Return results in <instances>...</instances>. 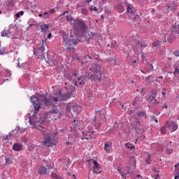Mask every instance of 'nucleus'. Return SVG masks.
Segmentation results:
<instances>
[{"label": "nucleus", "instance_id": "obj_28", "mask_svg": "<svg viewBox=\"0 0 179 179\" xmlns=\"http://www.w3.org/2000/svg\"><path fill=\"white\" fill-rule=\"evenodd\" d=\"M138 118H142L143 117H146V112L145 110H141L137 113Z\"/></svg>", "mask_w": 179, "mask_h": 179}, {"label": "nucleus", "instance_id": "obj_24", "mask_svg": "<svg viewBox=\"0 0 179 179\" xmlns=\"http://www.w3.org/2000/svg\"><path fill=\"white\" fill-rule=\"evenodd\" d=\"M146 159H145V163H147V164H152V157L150 156V154L147 153L146 154Z\"/></svg>", "mask_w": 179, "mask_h": 179}, {"label": "nucleus", "instance_id": "obj_5", "mask_svg": "<svg viewBox=\"0 0 179 179\" xmlns=\"http://www.w3.org/2000/svg\"><path fill=\"white\" fill-rule=\"evenodd\" d=\"M101 66H100L99 64H92L88 69V76H90V79L101 82ZM97 73H99V75H97Z\"/></svg>", "mask_w": 179, "mask_h": 179}, {"label": "nucleus", "instance_id": "obj_59", "mask_svg": "<svg viewBox=\"0 0 179 179\" xmlns=\"http://www.w3.org/2000/svg\"><path fill=\"white\" fill-rule=\"evenodd\" d=\"M52 34L51 33L48 34V38H50V37H52Z\"/></svg>", "mask_w": 179, "mask_h": 179}, {"label": "nucleus", "instance_id": "obj_1", "mask_svg": "<svg viewBox=\"0 0 179 179\" xmlns=\"http://www.w3.org/2000/svg\"><path fill=\"white\" fill-rule=\"evenodd\" d=\"M72 96H73V91L64 93V91L60 90L58 97H53L50 99L52 102L51 104H52L54 108L49 111L50 114H59V115H61V110L57 108V103H58V101H66V100L71 99Z\"/></svg>", "mask_w": 179, "mask_h": 179}, {"label": "nucleus", "instance_id": "obj_18", "mask_svg": "<svg viewBox=\"0 0 179 179\" xmlns=\"http://www.w3.org/2000/svg\"><path fill=\"white\" fill-rule=\"evenodd\" d=\"M13 149L15 152H20L21 150H23V145L15 143L13 145Z\"/></svg>", "mask_w": 179, "mask_h": 179}, {"label": "nucleus", "instance_id": "obj_53", "mask_svg": "<svg viewBox=\"0 0 179 179\" xmlns=\"http://www.w3.org/2000/svg\"><path fill=\"white\" fill-rule=\"evenodd\" d=\"M45 166L48 169H52V166H51V164H45Z\"/></svg>", "mask_w": 179, "mask_h": 179}, {"label": "nucleus", "instance_id": "obj_30", "mask_svg": "<svg viewBox=\"0 0 179 179\" xmlns=\"http://www.w3.org/2000/svg\"><path fill=\"white\" fill-rule=\"evenodd\" d=\"M169 129H167V126H166V124L161 128V134H163L164 135H166L167 134V131Z\"/></svg>", "mask_w": 179, "mask_h": 179}, {"label": "nucleus", "instance_id": "obj_29", "mask_svg": "<svg viewBox=\"0 0 179 179\" xmlns=\"http://www.w3.org/2000/svg\"><path fill=\"white\" fill-rule=\"evenodd\" d=\"M155 99H156V95H150L148 98V101L149 103H154Z\"/></svg>", "mask_w": 179, "mask_h": 179}, {"label": "nucleus", "instance_id": "obj_49", "mask_svg": "<svg viewBox=\"0 0 179 179\" xmlns=\"http://www.w3.org/2000/svg\"><path fill=\"white\" fill-rule=\"evenodd\" d=\"M154 104H155V106H157V104H160V102L158 101L157 99H156V98L154 99Z\"/></svg>", "mask_w": 179, "mask_h": 179}, {"label": "nucleus", "instance_id": "obj_42", "mask_svg": "<svg viewBox=\"0 0 179 179\" xmlns=\"http://www.w3.org/2000/svg\"><path fill=\"white\" fill-rule=\"evenodd\" d=\"M21 141H22V142L23 143H27V137H26V136H22Z\"/></svg>", "mask_w": 179, "mask_h": 179}, {"label": "nucleus", "instance_id": "obj_8", "mask_svg": "<svg viewBox=\"0 0 179 179\" xmlns=\"http://www.w3.org/2000/svg\"><path fill=\"white\" fill-rule=\"evenodd\" d=\"M78 43H79V39L77 38H73V36H71L69 41H66L64 44L66 50H68L69 51H73V50H75V46Z\"/></svg>", "mask_w": 179, "mask_h": 179}, {"label": "nucleus", "instance_id": "obj_54", "mask_svg": "<svg viewBox=\"0 0 179 179\" xmlns=\"http://www.w3.org/2000/svg\"><path fill=\"white\" fill-rule=\"evenodd\" d=\"M50 13H55V8H52L50 10Z\"/></svg>", "mask_w": 179, "mask_h": 179}, {"label": "nucleus", "instance_id": "obj_37", "mask_svg": "<svg viewBox=\"0 0 179 179\" xmlns=\"http://www.w3.org/2000/svg\"><path fill=\"white\" fill-rule=\"evenodd\" d=\"M12 138V134L10 133L8 135L3 137L4 141H9Z\"/></svg>", "mask_w": 179, "mask_h": 179}, {"label": "nucleus", "instance_id": "obj_63", "mask_svg": "<svg viewBox=\"0 0 179 179\" xmlns=\"http://www.w3.org/2000/svg\"><path fill=\"white\" fill-rule=\"evenodd\" d=\"M15 16H16V17H20V14L17 13V14L15 15Z\"/></svg>", "mask_w": 179, "mask_h": 179}, {"label": "nucleus", "instance_id": "obj_19", "mask_svg": "<svg viewBox=\"0 0 179 179\" xmlns=\"http://www.w3.org/2000/svg\"><path fill=\"white\" fill-rule=\"evenodd\" d=\"M116 9L120 13H122L125 9L124 8V6L121 3H117L116 6Z\"/></svg>", "mask_w": 179, "mask_h": 179}, {"label": "nucleus", "instance_id": "obj_55", "mask_svg": "<svg viewBox=\"0 0 179 179\" xmlns=\"http://www.w3.org/2000/svg\"><path fill=\"white\" fill-rule=\"evenodd\" d=\"M152 121H155V122H158L159 121L157 120V119H156V117H152Z\"/></svg>", "mask_w": 179, "mask_h": 179}, {"label": "nucleus", "instance_id": "obj_23", "mask_svg": "<svg viewBox=\"0 0 179 179\" xmlns=\"http://www.w3.org/2000/svg\"><path fill=\"white\" fill-rule=\"evenodd\" d=\"M88 162H90V163H92L95 169H99L100 165L99 164V162H97V161H96L95 159H90V160H88Z\"/></svg>", "mask_w": 179, "mask_h": 179}, {"label": "nucleus", "instance_id": "obj_31", "mask_svg": "<svg viewBox=\"0 0 179 179\" xmlns=\"http://www.w3.org/2000/svg\"><path fill=\"white\" fill-rule=\"evenodd\" d=\"M1 36L3 37H10V31L4 30Z\"/></svg>", "mask_w": 179, "mask_h": 179}, {"label": "nucleus", "instance_id": "obj_33", "mask_svg": "<svg viewBox=\"0 0 179 179\" xmlns=\"http://www.w3.org/2000/svg\"><path fill=\"white\" fill-rule=\"evenodd\" d=\"M155 174V177H160V176L159 175V173H160L159 170H157V168L155 167L152 169Z\"/></svg>", "mask_w": 179, "mask_h": 179}, {"label": "nucleus", "instance_id": "obj_17", "mask_svg": "<svg viewBox=\"0 0 179 179\" xmlns=\"http://www.w3.org/2000/svg\"><path fill=\"white\" fill-rule=\"evenodd\" d=\"M155 81V77L153 76H148L145 78V82L147 83V86H150L152 83Z\"/></svg>", "mask_w": 179, "mask_h": 179}, {"label": "nucleus", "instance_id": "obj_60", "mask_svg": "<svg viewBox=\"0 0 179 179\" xmlns=\"http://www.w3.org/2000/svg\"><path fill=\"white\" fill-rule=\"evenodd\" d=\"M64 15H66V13H69V10H66V11H64L63 12Z\"/></svg>", "mask_w": 179, "mask_h": 179}, {"label": "nucleus", "instance_id": "obj_56", "mask_svg": "<svg viewBox=\"0 0 179 179\" xmlns=\"http://www.w3.org/2000/svg\"><path fill=\"white\" fill-rule=\"evenodd\" d=\"M141 58H142L143 61H146V59H145V54H142Z\"/></svg>", "mask_w": 179, "mask_h": 179}, {"label": "nucleus", "instance_id": "obj_4", "mask_svg": "<svg viewBox=\"0 0 179 179\" xmlns=\"http://www.w3.org/2000/svg\"><path fill=\"white\" fill-rule=\"evenodd\" d=\"M31 101L35 108V111L34 113V115L37 114L38 111H40L41 106H48V104H50V101H48V99H47V96L44 95H41L39 98H37L35 96H32L31 97Z\"/></svg>", "mask_w": 179, "mask_h": 179}, {"label": "nucleus", "instance_id": "obj_9", "mask_svg": "<svg viewBox=\"0 0 179 179\" xmlns=\"http://www.w3.org/2000/svg\"><path fill=\"white\" fill-rule=\"evenodd\" d=\"M44 58L49 65L50 64H53V65L58 64V55L52 52H48L46 57H45Z\"/></svg>", "mask_w": 179, "mask_h": 179}, {"label": "nucleus", "instance_id": "obj_7", "mask_svg": "<svg viewBox=\"0 0 179 179\" xmlns=\"http://www.w3.org/2000/svg\"><path fill=\"white\" fill-rule=\"evenodd\" d=\"M66 110L67 114H69V116L71 115L73 117H78V114H79L80 111H82V106L74 104L73 106L67 105L66 106Z\"/></svg>", "mask_w": 179, "mask_h": 179}, {"label": "nucleus", "instance_id": "obj_43", "mask_svg": "<svg viewBox=\"0 0 179 179\" xmlns=\"http://www.w3.org/2000/svg\"><path fill=\"white\" fill-rule=\"evenodd\" d=\"M5 51V48L0 46V55H3V52Z\"/></svg>", "mask_w": 179, "mask_h": 179}, {"label": "nucleus", "instance_id": "obj_26", "mask_svg": "<svg viewBox=\"0 0 179 179\" xmlns=\"http://www.w3.org/2000/svg\"><path fill=\"white\" fill-rule=\"evenodd\" d=\"M48 27H50V24H42L41 26V31H47V30H48Z\"/></svg>", "mask_w": 179, "mask_h": 179}, {"label": "nucleus", "instance_id": "obj_6", "mask_svg": "<svg viewBox=\"0 0 179 179\" xmlns=\"http://www.w3.org/2000/svg\"><path fill=\"white\" fill-rule=\"evenodd\" d=\"M66 78L68 80H70V82H74L75 86H80V87H83V85H86V83L85 82V77L79 73L71 72L66 76Z\"/></svg>", "mask_w": 179, "mask_h": 179}, {"label": "nucleus", "instance_id": "obj_32", "mask_svg": "<svg viewBox=\"0 0 179 179\" xmlns=\"http://www.w3.org/2000/svg\"><path fill=\"white\" fill-rule=\"evenodd\" d=\"M62 37H63V43H65L66 40H68V34H66L65 31H63L62 34Z\"/></svg>", "mask_w": 179, "mask_h": 179}, {"label": "nucleus", "instance_id": "obj_11", "mask_svg": "<svg viewBox=\"0 0 179 179\" xmlns=\"http://www.w3.org/2000/svg\"><path fill=\"white\" fill-rule=\"evenodd\" d=\"M131 45H132V48L134 50V51H136V52H138V51H139V50H142L141 49V42L138 40L136 39H132L131 41Z\"/></svg>", "mask_w": 179, "mask_h": 179}, {"label": "nucleus", "instance_id": "obj_22", "mask_svg": "<svg viewBox=\"0 0 179 179\" xmlns=\"http://www.w3.org/2000/svg\"><path fill=\"white\" fill-rule=\"evenodd\" d=\"M98 113L100 115V121H101V122H106V121L107 120L106 115H104V113H101V111H98Z\"/></svg>", "mask_w": 179, "mask_h": 179}, {"label": "nucleus", "instance_id": "obj_13", "mask_svg": "<svg viewBox=\"0 0 179 179\" xmlns=\"http://www.w3.org/2000/svg\"><path fill=\"white\" fill-rule=\"evenodd\" d=\"M171 34L173 38H177L179 37V24L173 25V27L171 29Z\"/></svg>", "mask_w": 179, "mask_h": 179}, {"label": "nucleus", "instance_id": "obj_15", "mask_svg": "<svg viewBox=\"0 0 179 179\" xmlns=\"http://www.w3.org/2000/svg\"><path fill=\"white\" fill-rule=\"evenodd\" d=\"M104 150L106 153H110L113 150V143L110 141H106L104 143Z\"/></svg>", "mask_w": 179, "mask_h": 179}, {"label": "nucleus", "instance_id": "obj_36", "mask_svg": "<svg viewBox=\"0 0 179 179\" xmlns=\"http://www.w3.org/2000/svg\"><path fill=\"white\" fill-rule=\"evenodd\" d=\"M161 41H157L152 43V47H157L159 45H160L161 44Z\"/></svg>", "mask_w": 179, "mask_h": 179}, {"label": "nucleus", "instance_id": "obj_3", "mask_svg": "<svg viewBox=\"0 0 179 179\" xmlns=\"http://www.w3.org/2000/svg\"><path fill=\"white\" fill-rule=\"evenodd\" d=\"M36 129L41 131L43 134L44 138V146H47V148H52L54 145H55L54 139H52V135L51 134V131H50V130L47 129L45 127H43V126H38L36 127Z\"/></svg>", "mask_w": 179, "mask_h": 179}, {"label": "nucleus", "instance_id": "obj_47", "mask_svg": "<svg viewBox=\"0 0 179 179\" xmlns=\"http://www.w3.org/2000/svg\"><path fill=\"white\" fill-rule=\"evenodd\" d=\"M5 4H3V6H1V9L0 10V15H2V10H5Z\"/></svg>", "mask_w": 179, "mask_h": 179}, {"label": "nucleus", "instance_id": "obj_61", "mask_svg": "<svg viewBox=\"0 0 179 179\" xmlns=\"http://www.w3.org/2000/svg\"><path fill=\"white\" fill-rule=\"evenodd\" d=\"M93 10H94L95 12H97V10H99V9H97V7H94Z\"/></svg>", "mask_w": 179, "mask_h": 179}, {"label": "nucleus", "instance_id": "obj_41", "mask_svg": "<svg viewBox=\"0 0 179 179\" xmlns=\"http://www.w3.org/2000/svg\"><path fill=\"white\" fill-rule=\"evenodd\" d=\"M148 47V43L144 42L143 43L141 42V49L143 50Z\"/></svg>", "mask_w": 179, "mask_h": 179}, {"label": "nucleus", "instance_id": "obj_35", "mask_svg": "<svg viewBox=\"0 0 179 179\" xmlns=\"http://www.w3.org/2000/svg\"><path fill=\"white\" fill-rule=\"evenodd\" d=\"M115 61L117 60L114 57H110L109 59V62H113V65H115V66H117V62H115Z\"/></svg>", "mask_w": 179, "mask_h": 179}, {"label": "nucleus", "instance_id": "obj_44", "mask_svg": "<svg viewBox=\"0 0 179 179\" xmlns=\"http://www.w3.org/2000/svg\"><path fill=\"white\" fill-rule=\"evenodd\" d=\"M100 127H101V122L95 124V127L96 128V129H100Z\"/></svg>", "mask_w": 179, "mask_h": 179}, {"label": "nucleus", "instance_id": "obj_2", "mask_svg": "<svg viewBox=\"0 0 179 179\" xmlns=\"http://www.w3.org/2000/svg\"><path fill=\"white\" fill-rule=\"evenodd\" d=\"M73 30L76 36H81V37H83L85 33L89 30V27L83 19L77 18L73 20Z\"/></svg>", "mask_w": 179, "mask_h": 179}, {"label": "nucleus", "instance_id": "obj_27", "mask_svg": "<svg viewBox=\"0 0 179 179\" xmlns=\"http://www.w3.org/2000/svg\"><path fill=\"white\" fill-rule=\"evenodd\" d=\"M81 14L83 15V16H87V15H89V10L87 8L83 7L81 9Z\"/></svg>", "mask_w": 179, "mask_h": 179}, {"label": "nucleus", "instance_id": "obj_58", "mask_svg": "<svg viewBox=\"0 0 179 179\" xmlns=\"http://www.w3.org/2000/svg\"><path fill=\"white\" fill-rule=\"evenodd\" d=\"M72 122H73L74 124H76V117H74V119L72 120Z\"/></svg>", "mask_w": 179, "mask_h": 179}, {"label": "nucleus", "instance_id": "obj_10", "mask_svg": "<svg viewBox=\"0 0 179 179\" xmlns=\"http://www.w3.org/2000/svg\"><path fill=\"white\" fill-rule=\"evenodd\" d=\"M165 125L169 132H174V131H177L178 129V126L174 122L167 121Z\"/></svg>", "mask_w": 179, "mask_h": 179}, {"label": "nucleus", "instance_id": "obj_21", "mask_svg": "<svg viewBox=\"0 0 179 179\" xmlns=\"http://www.w3.org/2000/svg\"><path fill=\"white\" fill-rule=\"evenodd\" d=\"M125 148H127V149H130V150H132V152H134V150H135V145H134V144L131 143H127L124 144Z\"/></svg>", "mask_w": 179, "mask_h": 179}, {"label": "nucleus", "instance_id": "obj_51", "mask_svg": "<svg viewBox=\"0 0 179 179\" xmlns=\"http://www.w3.org/2000/svg\"><path fill=\"white\" fill-rule=\"evenodd\" d=\"M162 94L163 96H166V88H163L162 89Z\"/></svg>", "mask_w": 179, "mask_h": 179}, {"label": "nucleus", "instance_id": "obj_64", "mask_svg": "<svg viewBox=\"0 0 179 179\" xmlns=\"http://www.w3.org/2000/svg\"><path fill=\"white\" fill-rule=\"evenodd\" d=\"M141 139H145V136H143V135H142V136H141Z\"/></svg>", "mask_w": 179, "mask_h": 179}, {"label": "nucleus", "instance_id": "obj_52", "mask_svg": "<svg viewBox=\"0 0 179 179\" xmlns=\"http://www.w3.org/2000/svg\"><path fill=\"white\" fill-rule=\"evenodd\" d=\"M119 125H122V124H119ZM113 127H114V128H115V129H117V128H118V124L115 123V124H113Z\"/></svg>", "mask_w": 179, "mask_h": 179}, {"label": "nucleus", "instance_id": "obj_25", "mask_svg": "<svg viewBox=\"0 0 179 179\" xmlns=\"http://www.w3.org/2000/svg\"><path fill=\"white\" fill-rule=\"evenodd\" d=\"M133 8H134V6H133L132 5L129 4V5L127 6V13H131V15H133V14H134Z\"/></svg>", "mask_w": 179, "mask_h": 179}, {"label": "nucleus", "instance_id": "obj_48", "mask_svg": "<svg viewBox=\"0 0 179 179\" xmlns=\"http://www.w3.org/2000/svg\"><path fill=\"white\" fill-rule=\"evenodd\" d=\"M43 15L45 17V19H48V17H50V15H48V12H45L43 13Z\"/></svg>", "mask_w": 179, "mask_h": 179}, {"label": "nucleus", "instance_id": "obj_57", "mask_svg": "<svg viewBox=\"0 0 179 179\" xmlns=\"http://www.w3.org/2000/svg\"><path fill=\"white\" fill-rule=\"evenodd\" d=\"M134 17H133V19H136V17H139V15H136L135 13H134Z\"/></svg>", "mask_w": 179, "mask_h": 179}, {"label": "nucleus", "instance_id": "obj_46", "mask_svg": "<svg viewBox=\"0 0 179 179\" xmlns=\"http://www.w3.org/2000/svg\"><path fill=\"white\" fill-rule=\"evenodd\" d=\"M173 55H175V57H179V50H175L173 52Z\"/></svg>", "mask_w": 179, "mask_h": 179}, {"label": "nucleus", "instance_id": "obj_12", "mask_svg": "<svg viewBox=\"0 0 179 179\" xmlns=\"http://www.w3.org/2000/svg\"><path fill=\"white\" fill-rule=\"evenodd\" d=\"M45 43L44 42L42 43L41 47L38 50L37 52H36V50H34V55H41V57H43L45 58Z\"/></svg>", "mask_w": 179, "mask_h": 179}, {"label": "nucleus", "instance_id": "obj_40", "mask_svg": "<svg viewBox=\"0 0 179 179\" xmlns=\"http://www.w3.org/2000/svg\"><path fill=\"white\" fill-rule=\"evenodd\" d=\"M66 19L67 22H72V20L73 18H72V15H68L66 16Z\"/></svg>", "mask_w": 179, "mask_h": 179}, {"label": "nucleus", "instance_id": "obj_38", "mask_svg": "<svg viewBox=\"0 0 179 179\" xmlns=\"http://www.w3.org/2000/svg\"><path fill=\"white\" fill-rule=\"evenodd\" d=\"M175 167H177V165H176ZM176 171L178 173V175L175 176V179H178L179 178V167L176 168Z\"/></svg>", "mask_w": 179, "mask_h": 179}, {"label": "nucleus", "instance_id": "obj_14", "mask_svg": "<svg viewBox=\"0 0 179 179\" xmlns=\"http://www.w3.org/2000/svg\"><path fill=\"white\" fill-rule=\"evenodd\" d=\"M120 172L121 176L123 178L127 177V175H128V174L129 176H131V167H129V166L124 167L122 169H121L120 171Z\"/></svg>", "mask_w": 179, "mask_h": 179}, {"label": "nucleus", "instance_id": "obj_50", "mask_svg": "<svg viewBox=\"0 0 179 179\" xmlns=\"http://www.w3.org/2000/svg\"><path fill=\"white\" fill-rule=\"evenodd\" d=\"M167 108H169V106H167V103H164L162 107V110H167Z\"/></svg>", "mask_w": 179, "mask_h": 179}, {"label": "nucleus", "instance_id": "obj_20", "mask_svg": "<svg viewBox=\"0 0 179 179\" xmlns=\"http://www.w3.org/2000/svg\"><path fill=\"white\" fill-rule=\"evenodd\" d=\"M38 174L41 176L47 173V168L45 166H41L38 170Z\"/></svg>", "mask_w": 179, "mask_h": 179}, {"label": "nucleus", "instance_id": "obj_16", "mask_svg": "<svg viewBox=\"0 0 179 179\" xmlns=\"http://www.w3.org/2000/svg\"><path fill=\"white\" fill-rule=\"evenodd\" d=\"M93 134H94V131H93V129H92V127H89L87 130L83 132L84 136H92Z\"/></svg>", "mask_w": 179, "mask_h": 179}, {"label": "nucleus", "instance_id": "obj_45", "mask_svg": "<svg viewBox=\"0 0 179 179\" xmlns=\"http://www.w3.org/2000/svg\"><path fill=\"white\" fill-rule=\"evenodd\" d=\"M88 36H90L89 38H91V40H92V38L94 37V36H96V34L93 33V32H90V34H88Z\"/></svg>", "mask_w": 179, "mask_h": 179}, {"label": "nucleus", "instance_id": "obj_62", "mask_svg": "<svg viewBox=\"0 0 179 179\" xmlns=\"http://www.w3.org/2000/svg\"><path fill=\"white\" fill-rule=\"evenodd\" d=\"M19 14L23 15H24V12L20 11Z\"/></svg>", "mask_w": 179, "mask_h": 179}, {"label": "nucleus", "instance_id": "obj_34", "mask_svg": "<svg viewBox=\"0 0 179 179\" xmlns=\"http://www.w3.org/2000/svg\"><path fill=\"white\" fill-rule=\"evenodd\" d=\"M173 148L168 147L166 148V155H171V153H173Z\"/></svg>", "mask_w": 179, "mask_h": 179}, {"label": "nucleus", "instance_id": "obj_39", "mask_svg": "<svg viewBox=\"0 0 179 179\" xmlns=\"http://www.w3.org/2000/svg\"><path fill=\"white\" fill-rule=\"evenodd\" d=\"M50 176H51V178H53V179L58 178V174H57L56 173L52 172Z\"/></svg>", "mask_w": 179, "mask_h": 179}]
</instances>
